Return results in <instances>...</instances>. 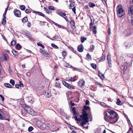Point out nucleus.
I'll list each match as a JSON object with an SVG mask.
<instances>
[{
    "label": "nucleus",
    "instance_id": "f257e3e1",
    "mask_svg": "<svg viewBox=\"0 0 133 133\" xmlns=\"http://www.w3.org/2000/svg\"><path fill=\"white\" fill-rule=\"evenodd\" d=\"M90 111V108L88 106H84L83 109L82 114L80 116V118H78L77 117L75 116L74 118L75 120L81 123V125L83 128H85L84 125L87 124L89 122L88 118V115L87 113L88 111Z\"/></svg>",
    "mask_w": 133,
    "mask_h": 133
},
{
    "label": "nucleus",
    "instance_id": "f03ea898",
    "mask_svg": "<svg viewBox=\"0 0 133 133\" xmlns=\"http://www.w3.org/2000/svg\"><path fill=\"white\" fill-rule=\"evenodd\" d=\"M118 115L113 110L108 109L104 113V119L107 122L111 123L116 122L118 120Z\"/></svg>",
    "mask_w": 133,
    "mask_h": 133
},
{
    "label": "nucleus",
    "instance_id": "7ed1b4c3",
    "mask_svg": "<svg viewBox=\"0 0 133 133\" xmlns=\"http://www.w3.org/2000/svg\"><path fill=\"white\" fill-rule=\"evenodd\" d=\"M118 16L121 17L125 14V12L122 6L121 5H118L116 8Z\"/></svg>",
    "mask_w": 133,
    "mask_h": 133
},
{
    "label": "nucleus",
    "instance_id": "20e7f679",
    "mask_svg": "<svg viewBox=\"0 0 133 133\" xmlns=\"http://www.w3.org/2000/svg\"><path fill=\"white\" fill-rule=\"evenodd\" d=\"M6 112L3 110L0 109V119H4L9 121L10 119L9 118L8 115H5Z\"/></svg>",
    "mask_w": 133,
    "mask_h": 133
},
{
    "label": "nucleus",
    "instance_id": "39448f33",
    "mask_svg": "<svg viewBox=\"0 0 133 133\" xmlns=\"http://www.w3.org/2000/svg\"><path fill=\"white\" fill-rule=\"evenodd\" d=\"M128 14L131 18V22L133 26V5H131L128 8Z\"/></svg>",
    "mask_w": 133,
    "mask_h": 133
},
{
    "label": "nucleus",
    "instance_id": "423d86ee",
    "mask_svg": "<svg viewBox=\"0 0 133 133\" xmlns=\"http://www.w3.org/2000/svg\"><path fill=\"white\" fill-rule=\"evenodd\" d=\"M39 123L40 125L38 126V127L41 128H42L43 129H50V128L48 126V123L47 124L45 123H42L39 121L37 123V124Z\"/></svg>",
    "mask_w": 133,
    "mask_h": 133
},
{
    "label": "nucleus",
    "instance_id": "0eeeda50",
    "mask_svg": "<svg viewBox=\"0 0 133 133\" xmlns=\"http://www.w3.org/2000/svg\"><path fill=\"white\" fill-rule=\"evenodd\" d=\"M26 106V108H25V111L31 115H34V113L35 112L32 109L30 106L28 105H27Z\"/></svg>",
    "mask_w": 133,
    "mask_h": 133
},
{
    "label": "nucleus",
    "instance_id": "6e6552de",
    "mask_svg": "<svg viewBox=\"0 0 133 133\" xmlns=\"http://www.w3.org/2000/svg\"><path fill=\"white\" fill-rule=\"evenodd\" d=\"M62 83L64 86L70 89H74L75 88L73 86L70 85L64 81H62Z\"/></svg>",
    "mask_w": 133,
    "mask_h": 133
},
{
    "label": "nucleus",
    "instance_id": "1a4fd4ad",
    "mask_svg": "<svg viewBox=\"0 0 133 133\" xmlns=\"http://www.w3.org/2000/svg\"><path fill=\"white\" fill-rule=\"evenodd\" d=\"M57 14L59 15L63 18L66 21H68V17L66 16V14L65 13L61 11L58 12Z\"/></svg>",
    "mask_w": 133,
    "mask_h": 133
},
{
    "label": "nucleus",
    "instance_id": "9d476101",
    "mask_svg": "<svg viewBox=\"0 0 133 133\" xmlns=\"http://www.w3.org/2000/svg\"><path fill=\"white\" fill-rule=\"evenodd\" d=\"M127 68V63H125L124 64L122 65L120 67L121 69L124 72L126 70Z\"/></svg>",
    "mask_w": 133,
    "mask_h": 133
},
{
    "label": "nucleus",
    "instance_id": "9b49d317",
    "mask_svg": "<svg viewBox=\"0 0 133 133\" xmlns=\"http://www.w3.org/2000/svg\"><path fill=\"white\" fill-rule=\"evenodd\" d=\"M131 30L130 29H128L125 30L124 31V34L126 37H128L131 34Z\"/></svg>",
    "mask_w": 133,
    "mask_h": 133
},
{
    "label": "nucleus",
    "instance_id": "f8f14e48",
    "mask_svg": "<svg viewBox=\"0 0 133 133\" xmlns=\"http://www.w3.org/2000/svg\"><path fill=\"white\" fill-rule=\"evenodd\" d=\"M108 62L109 65V67H111V59L110 55L108 54L107 55Z\"/></svg>",
    "mask_w": 133,
    "mask_h": 133
},
{
    "label": "nucleus",
    "instance_id": "ddd939ff",
    "mask_svg": "<svg viewBox=\"0 0 133 133\" xmlns=\"http://www.w3.org/2000/svg\"><path fill=\"white\" fill-rule=\"evenodd\" d=\"M14 15L16 17H20L21 13L19 11L15 9L14 10Z\"/></svg>",
    "mask_w": 133,
    "mask_h": 133
},
{
    "label": "nucleus",
    "instance_id": "4468645a",
    "mask_svg": "<svg viewBox=\"0 0 133 133\" xmlns=\"http://www.w3.org/2000/svg\"><path fill=\"white\" fill-rule=\"evenodd\" d=\"M40 52L42 54L46 57H48L49 55L46 52L45 50H43L41 49H40Z\"/></svg>",
    "mask_w": 133,
    "mask_h": 133
},
{
    "label": "nucleus",
    "instance_id": "2eb2a0df",
    "mask_svg": "<svg viewBox=\"0 0 133 133\" xmlns=\"http://www.w3.org/2000/svg\"><path fill=\"white\" fill-rule=\"evenodd\" d=\"M85 84V82L83 80H80L78 82V85L81 88H83Z\"/></svg>",
    "mask_w": 133,
    "mask_h": 133
},
{
    "label": "nucleus",
    "instance_id": "dca6fc26",
    "mask_svg": "<svg viewBox=\"0 0 133 133\" xmlns=\"http://www.w3.org/2000/svg\"><path fill=\"white\" fill-rule=\"evenodd\" d=\"M50 128L53 132L57 131L59 129V128L57 127H56V126H54L53 127H50Z\"/></svg>",
    "mask_w": 133,
    "mask_h": 133
},
{
    "label": "nucleus",
    "instance_id": "f3484780",
    "mask_svg": "<svg viewBox=\"0 0 133 133\" xmlns=\"http://www.w3.org/2000/svg\"><path fill=\"white\" fill-rule=\"evenodd\" d=\"M83 45L82 44H81L78 46L77 48V50L79 52H82L83 51Z\"/></svg>",
    "mask_w": 133,
    "mask_h": 133
},
{
    "label": "nucleus",
    "instance_id": "a211bd4d",
    "mask_svg": "<svg viewBox=\"0 0 133 133\" xmlns=\"http://www.w3.org/2000/svg\"><path fill=\"white\" fill-rule=\"evenodd\" d=\"M44 95L47 97L49 98L51 95V92L49 90L46 91H45Z\"/></svg>",
    "mask_w": 133,
    "mask_h": 133
},
{
    "label": "nucleus",
    "instance_id": "6ab92c4d",
    "mask_svg": "<svg viewBox=\"0 0 133 133\" xmlns=\"http://www.w3.org/2000/svg\"><path fill=\"white\" fill-rule=\"evenodd\" d=\"M33 12V13L35 14L36 15H39L43 17H45V15L43 13H42L41 12L36 11H34Z\"/></svg>",
    "mask_w": 133,
    "mask_h": 133
},
{
    "label": "nucleus",
    "instance_id": "aec40b11",
    "mask_svg": "<svg viewBox=\"0 0 133 133\" xmlns=\"http://www.w3.org/2000/svg\"><path fill=\"white\" fill-rule=\"evenodd\" d=\"M124 45L126 48H129L131 46V44L129 42H126L124 43Z\"/></svg>",
    "mask_w": 133,
    "mask_h": 133
},
{
    "label": "nucleus",
    "instance_id": "412c9836",
    "mask_svg": "<svg viewBox=\"0 0 133 133\" xmlns=\"http://www.w3.org/2000/svg\"><path fill=\"white\" fill-rule=\"evenodd\" d=\"M70 23L71 28L74 29L75 28V24L74 21L73 20H71L70 21Z\"/></svg>",
    "mask_w": 133,
    "mask_h": 133
},
{
    "label": "nucleus",
    "instance_id": "4be33fe9",
    "mask_svg": "<svg viewBox=\"0 0 133 133\" xmlns=\"http://www.w3.org/2000/svg\"><path fill=\"white\" fill-rule=\"evenodd\" d=\"M69 2H70V6L71 7H73L75 4V2L72 0H70Z\"/></svg>",
    "mask_w": 133,
    "mask_h": 133
},
{
    "label": "nucleus",
    "instance_id": "5701e85b",
    "mask_svg": "<svg viewBox=\"0 0 133 133\" xmlns=\"http://www.w3.org/2000/svg\"><path fill=\"white\" fill-rule=\"evenodd\" d=\"M4 56L5 61H7L9 60V57L8 55L6 54H4Z\"/></svg>",
    "mask_w": 133,
    "mask_h": 133
},
{
    "label": "nucleus",
    "instance_id": "b1692460",
    "mask_svg": "<svg viewBox=\"0 0 133 133\" xmlns=\"http://www.w3.org/2000/svg\"><path fill=\"white\" fill-rule=\"evenodd\" d=\"M99 76L100 77L101 79L103 80L104 78V75L100 72V71H99L98 72Z\"/></svg>",
    "mask_w": 133,
    "mask_h": 133
},
{
    "label": "nucleus",
    "instance_id": "393cba45",
    "mask_svg": "<svg viewBox=\"0 0 133 133\" xmlns=\"http://www.w3.org/2000/svg\"><path fill=\"white\" fill-rule=\"evenodd\" d=\"M97 28L96 26H94L92 28V31L95 34H96L97 33Z\"/></svg>",
    "mask_w": 133,
    "mask_h": 133
},
{
    "label": "nucleus",
    "instance_id": "a878e982",
    "mask_svg": "<svg viewBox=\"0 0 133 133\" xmlns=\"http://www.w3.org/2000/svg\"><path fill=\"white\" fill-rule=\"evenodd\" d=\"M3 18L2 19V23L3 25L5 24L6 22V16H3Z\"/></svg>",
    "mask_w": 133,
    "mask_h": 133
},
{
    "label": "nucleus",
    "instance_id": "bb28decb",
    "mask_svg": "<svg viewBox=\"0 0 133 133\" xmlns=\"http://www.w3.org/2000/svg\"><path fill=\"white\" fill-rule=\"evenodd\" d=\"M91 59L92 58L91 57V56L90 55V54L88 53V54H87V59L89 61L91 60Z\"/></svg>",
    "mask_w": 133,
    "mask_h": 133
},
{
    "label": "nucleus",
    "instance_id": "cd10ccee",
    "mask_svg": "<svg viewBox=\"0 0 133 133\" xmlns=\"http://www.w3.org/2000/svg\"><path fill=\"white\" fill-rule=\"evenodd\" d=\"M4 85L6 87L8 88H11L12 87L11 85L9 83H5L4 84Z\"/></svg>",
    "mask_w": 133,
    "mask_h": 133
},
{
    "label": "nucleus",
    "instance_id": "c85d7f7f",
    "mask_svg": "<svg viewBox=\"0 0 133 133\" xmlns=\"http://www.w3.org/2000/svg\"><path fill=\"white\" fill-rule=\"evenodd\" d=\"M123 57H121L119 60H118V64L119 65V64H121V62H123L124 59V60L123 59Z\"/></svg>",
    "mask_w": 133,
    "mask_h": 133
},
{
    "label": "nucleus",
    "instance_id": "c756f323",
    "mask_svg": "<svg viewBox=\"0 0 133 133\" xmlns=\"http://www.w3.org/2000/svg\"><path fill=\"white\" fill-rule=\"evenodd\" d=\"M12 52L13 54L15 56H17L18 55V52L15 50H13L12 51Z\"/></svg>",
    "mask_w": 133,
    "mask_h": 133
},
{
    "label": "nucleus",
    "instance_id": "7c9ffc66",
    "mask_svg": "<svg viewBox=\"0 0 133 133\" xmlns=\"http://www.w3.org/2000/svg\"><path fill=\"white\" fill-rule=\"evenodd\" d=\"M95 48V46L93 45H90V48L89 51L92 52Z\"/></svg>",
    "mask_w": 133,
    "mask_h": 133
},
{
    "label": "nucleus",
    "instance_id": "2f4dec72",
    "mask_svg": "<svg viewBox=\"0 0 133 133\" xmlns=\"http://www.w3.org/2000/svg\"><path fill=\"white\" fill-rule=\"evenodd\" d=\"M24 35H26L27 37H30L31 34L30 32L29 31H27L25 33Z\"/></svg>",
    "mask_w": 133,
    "mask_h": 133
},
{
    "label": "nucleus",
    "instance_id": "473e14b6",
    "mask_svg": "<svg viewBox=\"0 0 133 133\" xmlns=\"http://www.w3.org/2000/svg\"><path fill=\"white\" fill-rule=\"evenodd\" d=\"M28 20V18L27 17H24L22 19V21L23 22H26Z\"/></svg>",
    "mask_w": 133,
    "mask_h": 133
},
{
    "label": "nucleus",
    "instance_id": "72a5a7b5",
    "mask_svg": "<svg viewBox=\"0 0 133 133\" xmlns=\"http://www.w3.org/2000/svg\"><path fill=\"white\" fill-rule=\"evenodd\" d=\"M100 104L103 107H108V106L103 102H101Z\"/></svg>",
    "mask_w": 133,
    "mask_h": 133
},
{
    "label": "nucleus",
    "instance_id": "f704fd0d",
    "mask_svg": "<svg viewBox=\"0 0 133 133\" xmlns=\"http://www.w3.org/2000/svg\"><path fill=\"white\" fill-rule=\"evenodd\" d=\"M16 42L15 41L13 40L10 43V44L11 46H14L16 44Z\"/></svg>",
    "mask_w": 133,
    "mask_h": 133
},
{
    "label": "nucleus",
    "instance_id": "c9c22d12",
    "mask_svg": "<svg viewBox=\"0 0 133 133\" xmlns=\"http://www.w3.org/2000/svg\"><path fill=\"white\" fill-rule=\"evenodd\" d=\"M29 100L31 99V100H29L28 102L30 103H32L34 102V100L31 99V96H29L28 97Z\"/></svg>",
    "mask_w": 133,
    "mask_h": 133
},
{
    "label": "nucleus",
    "instance_id": "e433bc0d",
    "mask_svg": "<svg viewBox=\"0 0 133 133\" xmlns=\"http://www.w3.org/2000/svg\"><path fill=\"white\" fill-rule=\"evenodd\" d=\"M95 83L96 84L98 85L100 87H101L102 86V85L101 83L97 81H95Z\"/></svg>",
    "mask_w": 133,
    "mask_h": 133
},
{
    "label": "nucleus",
    "instance_id": "4c0bfd02",
    "mask_svg": "<svg viewBox=\"0 0 133 133\" xmlns=\"http://www.w3.org/2000/svg\"><path fill=\"white\" fill-rule=\"evenodd\" d=\"M87 39V38L85 37H81V42L83 43L85 40H86Z\"/></svg>",
    "mask_w": 133,
    "mask_h": 133
},
{
    "label": "nucleus",
    "instance_id": "58836bf2",
    "mask_svg": "<svg viewBox=\"0 0 133 133\" xmlns=\"http://www.w3.org/2000/svg\"><path fill=\"white\" fill-rule=\"evenodd\" d=\"M91 66L94 69H95L96 68V64L94 63H91Z\"/></svg>",
    "mask_w": 133,
    "mask_h": 133
},
{
    "label": "nucleus",
    "instance_id": "ea45409f",
    "mask_svg": "<svg viewBox=\"0 0 133 133\" xmlns=\"http://www.w3.org/2000/svg\"><path fill=\"white\" fill-rule=\"evenodd\" d=\"M10 83H11V84H12V86H14L15 85V81L12 79H10Z\"/></svg>",
    "mask_w": 133,
    "mask_h": 133
},
{
    "label": "nucleus",
    "instance_id": "a19ab883",
    "mask_svg": "<svg viewBox=\"0 0 133 133\" xmlns=\"http://www.w3.org/2000/svg\"><path fill=\"white\" fill-rule=\"evenodd\" d=\"M37 44L38 46H41V47L43 49H44V46L40 43H37Z\"/></svg>",
    "mask_w": 133,
    "mask_h": 133
},
{
    "label": "nucleus",
    "instance_id": "79ce46f5",
    "mask_svg": "<svg viewBox=\"0 0 133 133\" xmlns=\"http://www.w3.org/2000/svg\"><path fill=\"white\" fill-rule=\"evenodd\" d=\"M51 46L55 49H58V47L54 44H51Z\"/></svg>",
    "mask_w": 133,
    "mask_h": 133
},
{
    "label": "nucleus",
    "instance_id": "37998d69",
    "mask_svg": "<svg viewBox=\"0 0 133 133\" xmlns=\"http://www.w3.org/2000/svg\"><path fill=\"white\" fill-rule=\"evenodd\" d=\"M55 85L56 87L59 88L60 87V84L59 83L56 82L55 83Z\"/></svg>",
    "mask_w": 133,
    "mask_h": 133
},
{
    "label": "nucleus",
    "instance_id": "c03bdc74",
    "mask_svg": "<svg viewBox=\"0 0 133 133\" xmlns=\"http://www.w3.org/2000/svg\"><path fill=\"white\" fill-rule=\"evenodd\" d=\"M20 9L22 10H24L25 9V7L24 5H21L20 7Z\"/></svg>",
    "mask_w": 133,
    "mask_h": 133
},
{
    "label": "nucleus",
    "instance_id": "a18cd8bd",
    "mask_svg": "<svg viewBox=\"0 0 133 133\" xmlns=\"http://www.w3.org/2000/svg\"><path fill=\"white\" fill-rule=\"evenodd\" d=\"M48 9L49 10H55L54 8L52 6H49L48 7Z\"/></svg>",
    "mask_w": 133,
    "mask_h": 133
},
{
    "label": "nucleus",
    "instance_id": "49530a36",
    "mask_svg": "<svg viewBox=\"0 0 133 133\" xmlns=\"http://www.w3.org/2000/svg\"><path fill=\"white\" fill-rule=\"evenodd\" d=\"M70 49L71 51H72L74 53H76L77 51H76V50H75L72 47H70Z\"/></svg>",
    "mask_w": 133,
    "mask_h": 133
},
{
    "label": "nucleus",
    "instance_id": "de8ad7c7",
    "mask_svg": "<svg viewBox=\"0 0 133 133\" xmlns=\"http://www.w3.org/2000/svg\"><path fill=\"white\" fill-rule=\"evenodd\" d=\"M16 46L17 48L18 49H19L21 48L20 44L18 43L17 44Z\"/></svg>",
    "mask_w": 133,
    "mask_h": 133
},
{
    "label": "nucleus",
    "instance_id": "09e8293b",
    "mask_svg": "<svg viewBox=\"0 0 133 133\" xmlns=\"http://www.w3.org/2000/svg\"><path fill=\"white\" fill-rule=\"evenodd\" d=\"M33 127L31 126L29 127L28 128V131L30 132L32 131L33 130Z\"/></svg>",
    "mask_w": 133,
    "mask_h": 133
},
{
    "label": "nucleus",
    "instance_id": "8fccbe9b",
    "mask_svg": "<svg viewBox=\"0 0 133 133\" xmlns=\"http://www.w3.org/2000/svg\"><path fill=\"white\" fill-rule=\"evenodd\" d=\"M89 5L91 7H93L95 6V4L92 3H89Z\"/></svg>",
    "mask_w": 133,
    "mask_h": 133
},
{
    "label": "nucleus",
    "instance_id": "3c124183",
    "mask_svg": "<svg viewBox=\"0 0 133 133\" xmlns=\"http://www.w3.org/2000/svg\"><path fill=\"white\" fill-rule=\"evenodd\" d=\"M54 24H55L56 26L58 27L59 28H61V27L62 26L61 25L55 22H54Z\"/></svg>",
    "mask_w": 133,
    "mask_h": 133
},
{
    "label": "nucleus",
    "instance_id": "603ef678",
    "mask_svg": "<svg viewBox=\"0 0 133 133\" xmlns=\"http://www.w3.org/2000/svg\"><path fill=\"white\" fill-rule=\"evenodd\" d=\"M54 24H55L56 26L58 27L59 28H61V27L62 26L61 25L55 22H54Z\"/></svg>",
    "mask_w": 133,
    "mask_h": 133
},
{
    "label": "nucleus",
    "instance_id": "864d4df0",
    "mask_svg": "<svg viewBox=\"0 0 133 133\" xmlns=\"http://www.w3.org/2000/svg\"><path fill=\"white\" fill-rule=\"evenodd\" d=\"M101 129L100 128L97 129L96 133H100L101 132Z\"/></svg>",
    "mask_w": 133,
    "mask_h": 133
},
{
    "label": "nucleus",
    "instance_id": "5fc2aeb1",
    "mask_svg": "<svg viewBox=\"0 0 133 133\" xmlns=\"http://www.w3.org/2000/svg\"><path fill=\"white\" fill-rule=\"evenodd\" d=\"M25 12L26 14L29 13L31 12V11L29 9H26L25 11Z\"/></svg>",
    "mask_w": 133,
    "mask_h": 133
},
{
    "label": "nucleus",
    "instance_id": "6e6d98bb",
    "mask_svg": "<svg viewBox=\"0 0 133 133\" xmlns=\"http://www.w3.org/2000/svg\"><path fill=\"white\" fill-rule=\"evenodd\" d=\"M60 112L62 116H63L65 115V113L63 111V110H61L60 111Z\"/></svg>",
    "mask_w": 133,
    "mask_h": 133
},
{
    "label": "nucleus",
    "instance_id": "4d7b16f0",
    "mask_svg": "<svg viewBox=\"0 0 133 133\" xmlns=\"http://www.w3.org/2000/svg\"><path fill=\"white\" fill-rule=\"evenodd\" d=\"M105 59V56L104 55H103L101 57V61H104Z\"/></svg>",
    "mask_w": 133,
    "mask_h": 133
},
{
    "label": "nucleus",
    "instance_id": "13d9d810",
    "mask_svg": "<svg viewBox=\"0 0 133 133\" xmlns=\"http://www.w3.org/2000/svg\"><path fill=\"white\" fill-rule=\"evenodd\" d=\"M121 101L119 99H118L116 102L117 104L118 105H119L121 104Z\"/></svg>",
    "mask_w": 133,
    "mask_h": 133
},
{
    "label": "nucleus",
    "instance_id": "bf43d9fd",
    "mask_svg": "<svg viewBox=\"0 0 133 133\" xmlns=\"http://www.w3.org/2000/svg\"><path fill=\"white\" fill-rule=\"evenodd\" d=\"M76 79H75L74 77H71L70 79L71 82H74L75 81Z\"/></svg>",
    "mask_w": 133,
    "mask_h": 133
},
{
    "label": "nucleus",
    "instance_id": "052dcab7",
    "mask_svg": "<svg viewBox=\"0 0 133 133\" xmlns=\"http://www.w3.org/2000/svg\"><path fill=\"white\" fill-rule=\"evenodd\" d=\"M62 55L63 56L65 57L66 55V52L65 51L62 52Z\"/></svg>",
    "mask_w": 133,
    "mask_h": 133
},
{
    "label": "nucleus",
    "instance_id": "680f3d73",
    "mask_svg": "<svg viewBox=\"0 0 133 133\" xmlns=\"http://www.w3.org/2000/svg\"><path fill=\"white\" fill-rule=\"evenodd\" d=\"M0 97L1 98L3 101L4 100V98L2 95H0Z\"/></svg>",
    "mask_w": 133,
    "mask_h": 133
},
{
    "label": "nucleus",
    "instance_id": "e2e57ef3",
    "mask_svg": "<svg viewBox=\"0 0 133 133\" xmlns=\"http://www.w3.org/2000/svg\"><path fill=\"white\" fill-rule=\"evenodd\" d=\"M72 10L73 11L74 14H76V9L75 6H74V8H72Z\"/></svg>",
    "mask_w": 133,
    "mask_h": 133
},
{
    "label": "nucleus",
    "instance_id": "0e129e2a",
    "mask_svg": "<svg viewBox=\"0 0 133 133\" xmlns=\"http://www.w3.org/2000/svg\"><path fill=\"white\" fill-rule=\"evenodd\" d=\"M19 85L21 87H24V85L20 81L19 82Z\"/></svg>",
    "mask_w": 133,
    "mask_h": 133
},
{
    "label": "nucleus",
    "instance_id": "69168bd1",
    "mask_svg": "<svg viewBox=\"0 0 133 133\" xmlns=\"http://www.w3.org/2000/svg\"><path fill=\"white\" fill-rule=\"evenodd\" d=\"M108 33L109 34V35H110L111 34L110 28H109L107 30Z\"/></svg>",
    "mask_w": 133,
    "mask_h": 133
},
{
    "label": "nucleus",
    "instance_id": "338daca9",
    "mask_svg": "<svg viewBox=\"0 0 133 133\" xmlns=\"http://www.w3.org/2000/svg\"><path fill=\"white\" fill-rule=\"evenodd\" d=\"M72 67L73 69H74L75 70H77L78 71H79V70H80V69L78 68H74L73 67H72V66H71Z\"/></svg>",
    "mask_w": 133,
    "mask_h": 133
},
{
    "label": "nucleus",
    "instance_id": "774afa93",
    "mask_svg": "<svg viewBox=\"0 0 133 133\" xmlns=\"http://www.w3.org/2000/svg\"><path fill=\"white\" fill-rule=\"evenodd\" d=\"M35 133H46L44 132H42V131H37Z\"/></svg>",
    "mask_w": 133,
    "mask_h": 133
}]
</instances>
